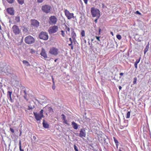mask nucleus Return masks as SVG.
<instances>
[{"label": "nucleus", "mask_w": 151, "mask_h": 151, "mask_svg": "<svg viewBox=\"0 0 151 151\" xmlns=\"http://www.w3.org/2000/svg\"><path fill=\"white\" fill-rule=\"evenodd\" d=\"M91 12L93 17H97L98 18L100 16V11L99 9L94 8H92L91 9Z\"/></svg>", "instance_id": "nucleus-1"}, {"label": "nucleus", "mask_w": 151, "mask_h": 151, "mask_svg": "<svg viewBox=\"0 0 151 151\" xmlns=\"http://www.w3.org/2000/svg\"><path fill=\"white\" fill-rule=\"evenodd\" d=\"M35 40L33 37L31 36H27L24 39V41L25 43L28 44L33 43L34 42Z\"/></svg>", "instance_id": "nucleus-2"}, {"label": "nucleus", "mask_w": 151, "mask_h": 151, "mask_svg": "<svg viewBox=\"0 0 151 151\" xmlns=\"http://www.w3.org/2000/svg\"><path fill=\"white\" fill-rule=\"evenodd\" d=\"M39 37L41 39L47 40L48 39V36L47 33L42 32L40 34Z\"/></svg>", "instance_id": "nucleus-3"}, {"label": "nucleus", "mask_w": 151, "mask_h": 151, "mask_svg": "<svg viewBox=\"0 0 151 151\" xmlns=\"http://www.w3.org/2000/svg\"><path fill=\"white\" fill-rule=\"evenodd\" d=\"M51 8V7L50 6L45 5L42 6V10L43 12L46 13H48L50 12Z\"/></svg>", "instance_id": "nucleus-4"}, {"label": "nucleus", "mask_w": 151, "mask_h": 151, "mask_svg": "<svg viewBox=\"0 0 151 151\" xmlns=\"http://www.w3.org/2000/svg\"><path fill=\"white\" fill-rule=\"evenodd\" d=\"M12 30L13 32L15 35H18L19 34L20 32V30L19 27L17 26L14 25L12 28Z\"/></svg>", "instance_id": "nucleus-5"}, {"label": "nucleus", "mask_w": 151, "mask_h": 151, "mask_svg": "<svg viewBox=\"0 0 151 151\" xmlns=\"http://www.w3.org/2000/svg\"><path fill=\"white\" fill-rule=\"evenodd\" d=\"M58 29V27L57 26L54 25L50 27L48 30V32L50 34H53L57 32Z\"/></svg>", "instance_id": "nucleus-6"}, {"label": "nucleus", "mask_w": 151, "mask_h": 151, "mask_svg": "<svg viewBox=\"0 0 151 151\" xmlns=\"http://www.w3.org/2000/svg\"><path fill=\"white\" fill-rule=\"evenodd\" d=\"M57 21V18L54 16H52L50 17L49 22L50 25H55L56 24Z\"/></svg>", "instance_id": "nucleus-7"}, {"label": "nucleus", "mask_w": 151, "mask_h": 151, "mask_svg": "<svg viewBox=\"0 0 151 151\" xmlns=\"http://www.w3.org/2000/svg\"><path fill=\"white\" fill-rule=\"evenodd\" d=\"M64 12L65 15L68 19L74 18V14L73 13H70L67 9H65Z\"/></svg>", "instance_id": "nucleus-8"}, {"label": "nucleus", "mask_w": 151, "mask_h": 151, "mask_svg": "<svg viewBox=\"0 0 151 151\" xmlns=\"http://www.w3.org/2000/svg\"><path fill=\"white\" fill-rule=\"evenodd\" d=\"M58 49L52 47L50 49L49 52L52 55H56L58 54Z\"/></svg>", "instance_id": "nucleus-9"}, {"label": "nucleus", "mask_w": 151, "mask_h": 151, "mask_svg": "<svg viewBox=\"0 0 151 151\" xmlns=\"http://www.w3.org/2000/svg\"><path fill=\"white\" fill-rule=\"evenodd\" d=\"M33 113L35 119L38 121L42 119V118L44 117V116L43 114H41L40 113H37L35 112H34Z\"/></svg>", "instance_id": "nucleus-10"}, {"label": "nucleus", "mask_w": 151, "mask_h": 151, "mask_svg": "<svg viewBox=\"0 0 151 151\" xmlns=\"http://www.w3.org/2000/svg\"><path fill=\"white\" fill-rule=\"evenodd\" d=\"M86 135V132L84 129H81L79 135V136L81 138L85 137Z\"/></svg>", "instance_id": "nucleus-11"}, {"label": "nucleus", "mask_w": 151, "mask_h": 151, "mask_svg": "<svg viewBox=\"0 0 151 151\" xmlns=\"http://www.w3.org/2000/svg\"><path fill=\"white\" fill-rule=\"evenodd\" d=\"M39 22L35 19L31 20V25L35 27H38L39 26Z\"/></svg>", "instance_id": "nucleus-12"}, {"label": "nucleus", "mask_w": 151, "mask_h": 151, "mask_svg": "<svg viewBox=\"0 0 151 151\" xmlns=\"http://www.w3.org/2000/svg\"><path fill=\"white\" fill-rule=\"evenodd\" d=\"M7 12L8 14L11 15H14V10L13 8H9L7 9Z\"/></svg>", "instance_id": "nucleus-13"}, {"label": "nucleus", "mask_w": 151, "mask_h": 151, "mask_svg": "<svg viewBox=\"0 0 151 151\" xmlns=\"http://www.w3.org/2000/svg\"><path fill=\"white\" fill-rule=\"evenodd\" d=\"M40 54L43 57L45 58H47V55L45 52V51L43 48L42 49L41 52Z\"/></svg>", "instance_id": "nucleus-14"}, {"label": "nucleus", "mask_w": 151, "mask_h": 151, "mask_svg": "<svg viewBox=\"0 0 151 151\" xmlns=\"http://www.w3.org/2000/svg\"><path fill=\"white\" fill-rule=\"evenodd\" d=\"M42 124L43 127L45 128H49V125L45 122L44 120H43Z\"/></svg>", "instance_id": "nucleus-15"}, {"label": "nucleus", "mask_w": 151, "mask_h": 151, "mask_svg": "<svg viewBox=\"0 0 151 151\" xmlns=\"http://www.w3.org/2000/svg\"><path fill=\"white\" fill-rule=\"evenodd\" d=\"M72 125L73 128L75 129H78V125L76 123L74 122H72Z\"/></svg>", "instance_id": "nucleus-16"}, {"label": "nucleus", "mask_w": 151, "mask_h": 151, "mask_svg": "<svg viewBox=\"0 0 151 151\" xmlns=\"http://www.w3.org/2000/svg\"><path fill=\"white\" fill-rule=\"evenodd\" d=\"M149 48V44L148 43L146 46L145 49L144 50V54H145L148 51Z\"/></svg>", "instance_id": "nucleus-17"}, {"label": "nucleus", "mask_w": 151, "mask_h": 151, "mask_svg": "<svg viewBox=\"0 0 151 151\" xmlns=\"http://www.w3.org/2000/svg\"><path fill=\"white\" fill-rule=\"evenodd\" d=\"M140 59L139 58V59L137 60L134 63V65L135 67L137 69V64L139 63L140 61Z\"/></svg>", "instance_id": "nucleus-18"}, {"label": "nucleus", "mask_w": 151, "mask_h": 151, "mask_svg": "<svg viewBox=\"0 0 151 151\" xmlns=\"http://www.w3.org/2000/svg\"><path fill=\"white\" fill-rule=\"evenodd\" d=\"M69 39L70 41L71 42V43L70 44H69L68 45L69 46H71V49L72 50H73V46L72 45V44H73V41H72V40L71 38H69Z\"/></svg>", "instance_id": "nucleus-19"}, {"label": "nucleus", "mask_w": 151, "mask_h": 151, "mask_svg": "<svg viewBox=\"0 0 151 151\" xmlns=\"http://www.w3.org/2000/svg\"><path fill=\"white\" fill-rule=\"evenodd\" d=\"M72 37L73 38L74 40H75V37L76 36V34L74 32H73L71 33Z\"/></svg>", "instance_id": "nucleus-20"}, {"label": "nucleus", "mask_w": 151, "mask_h": 151, "mask_svg": "<svg viewBox=\"0 0 151 151\" xmlns=\"http://www.w3.org/2000/svg\"><path fill=\"white\" fill-rule=\"evenodd\" d=\"M23 63L27 66L30 65L29 63L26 60H24L23 61Z\"/></svg>", "instance_id": "nucleus-21"}, {"label": "nucleus", "mask_w": 151, "mask_h": 151, "mask_svg": "<svg viewBox=\"0 0 151 151\" xmlns=\"http://www.w3.org/2000/svg\"><path fill=\"white\" fill-rule=\"evenodd\" d=\"M20 17L19 16H17L15 17V20L16 22H19L20 21Z\"/></svg>", "instance_id": "nucleus-22"}, {"label": "nucleus", "mask_w": 151, "mask_h": 151, "mask_svg": "<svg viewBox=\"0 0 151 151\" xmlns=\"http://www.w3.org/2000/svg\"><path fill=\"white\" fill-rule=\"evenodd\" d=\"M12 94V92L10 91H8L7 93V96L8 97H9V98H11V96Z\"/></svg>", "instance_id": "nucleus-23"}, {"label": "nucleus", "mask_w": 151, "mask_h": 151, "mask_svg": "<svg viewBox=\"0 0 151 151\" xmlns=\"http://www.w3.org/2000/svg\"><path fill=\"white\" fill-rule=\"evenodd\" d=\"M18 3L21 4H22L24 3V0H17Z\"/></svg>", "instance_id": "nucleus-24"}, {"label": "nucleus", "mask_w": 151, "mask_h": 151, "mask_svg": "<svg viewBox=\"0 0 151 151\" xmlns=\"http://www.w3.org/2000/svg\"><path fill=\"white\" fill-rule=\"evenodd\" d=\"M114 141L115 142V143H116V146L117 147H118V140L116 139L114 137Z\"/></svg>", "instance_id": "nucleus-25"}, {"label": "nucleus", "mask_w": 151, "mask_h": 151, "mask_svg": "<svg viewBox=\"0 0 151 151\" xmlns=\"http://www.w3.org/2000/svg\"><path fill=\"white\" fill-rule=\"evenodd\" d=\"M65 29L66 30V32H67V31H68V32H69L70 31V28L66 25H65Z\"/></svg>", "instance_id": "nucleus-26"}, {"label": "nucleus", "mask_w": 151, "mask_h": 151, "mask_svg": "<svg viewBox=\"0 0 151 151\" xmlns=\"http://www.w3.org/2000/svg\"><path fill=\"white\" fill-rule=\"evenodd\" d=\"M130 111H128L127 113L126 118H129L130 117Z\"/></svg>", "instance_id": "nucleus-27"}, {"label": "nucleus", "mask_w": 151, "mask_h": 151, "mask_svg": "<svg viewBox=\"0 0 151 151\" xmlns=\"http://www.w3.org/2000/svg\"><path fill=\"white\" fill-rule=\"evenodd\" d=\"M81 34L82 35V37H84L85 36V32L84 30H82Z\"/></svg>", "instance_id": "nucleus-28"}, {"label": "nucleus", "mask_w": 151, "mask_h": 151, "mask_svg": "<svg viewBox=\"0 0 151 151\" xmlns=\"http://www.w3.org/2000/svg\"><path fill=\"white\" fill-rule=\"evenodd\" d=\"M34 108V106H28V109L29 110H30L33 109Z\"/></svg>", "instance_id": "nucleus-29"}, {"label": "nucleus", "mask_w": 151, "mask_h": 151, "mask_svg": "<svg viewBox=\"0 0 151 151\" xmlns=\"http://www.w3.org/2000/svg\"><path fill=\"white\" fill-rule=\"evenodd\" d=\"M61 116H62V119L63 120H65L66 119V117L65 115L63 114H62L61 115Z\"/></svg>", "instance_id": "nucleus-30"}, {"label": "nucleus", "mask_w": 151, "mask_h": 151, "mask_svg": "<svg viewBox=\"0 0 151 151\" xmlns=\"http://www.w3.org/2000/svg\"><path fill=\"white\" fill-rule=\"evenodd\" d=\"M22 93L23 96H24L25 95L26 96L27 95L26 91L25 90H24L23 91H22Z\"/></svg>", "instance_id": "nucleus-31"}, {"label": "nucleus", "mask_w": 151, "mask_h": 151, "mask_svg": "<svg viewBox=\"0 0 151 151\" xmlns=\"http://www.w3.org/2000/svg\"><path fill=\"white\" fill-rule=\"evenodd\" d=\"M116 37L119 40H120L121 39V36L119 35H116Z\"/></svg>", "instance_id": "nucleus-32"}, {"label": "nucleus", "mask_w": 151, "mask_h": 151, "mask_svg": "<svg viewBox=\"0 0 151 151\" xmlns=\"http://www.w3.org/2000/svg\"><path fill=\"white\" fill-rule=\"evenodd\" d=\"M6 1L8 2V3L12 4L13 3L14 0H6Z\"/></svg>", "instance_id": "nucleus-33"}, {"label": "nucleus", "mask_w": 151, "mask_h": 151, "mask_svg": "<svg viewBox=\"0 0 151 151\" xmlns=\"http://www.w3.org/2000/svg\"><path fill=\"white\" fill-rule=\"evenodd\" d=\"M137 78L136 77H135L134 78V80L133 81V83L134 84H136L137 82Z\"/></svg>", "instance_id": "nucleus-34"}, {"label": "nucleus", "mask_w": 151, "mask_h": 151, "mask_svg": "<svg viewBox=\"0 0 151 151\" xmlns=\"http://www.w3.org/2000/svg\"><path fill=\"white\" fill-rule=\"evenodd\" d=\"M61 35H62V36L63 37H64L65 36V33H64V31L63 30H62L61 31Z\"/></svg>", "instance_id": "nucleus-35"}, {"label": "nucleus", "mask_w": 151, "mask_h": 151, "mask_svg": "<svg viewBox=\"0 0 151 151\" xmlns=\"http://www.w3.org/2000/svg\"><path fill=\"white\" fill-rule=\"evenodd\" d=\"M30 52L32 54H34L35 53V51L33 49L30 50Z\"/></svg>", "instance_id": "nucleus-36"}, {"label": "nucleus", "mask_w": 151, "mask_h": 151, "mask_svg": "<svg viewBox=\"0 0 151 151\" xmlns=\"http://www.w3.org/2000/svg\"><path fill=\"white\" fill-rule=\"evenodd\" d=\"M74 149L75 151H78L77 147L75 145H74Z\"/></svg>", "instance_id": "nucleus-37"}, {"label": "nucleus", "mask_w": 151, "mask_h": 151, "mask_svg": "<svg viewBox=\"0 0 151 151\" xmlns=\"http://www.w3.org/2000/svg\"><path fill=\"white\" fill-rule=\"evenodd\" d=\"M63 123L66 124L68 125L69 124L67 122V120L66 119L63 120Z\"/></svg>", "instance_id": "nucleus-38"}, {"label": "nucleus", "mask_w": 151, "mask_h": 151, "mask_svg": "<svg viewBox=\"0 0 151 151\" xmlns=\"http://www.w3.org/2000/svg\"><path fill=\"white\" fill-rule=\"evenodd\" d=\"M96 38L99 41H100V37L96 36Z\"/></svg>", "instance_id": "nucleus-39"}, {"label": "nucleus", "mask_w": 151, "mask_h": 151, "mask_svg": "<svg viewBox=\"0 0 151 151\" xmlns=\"http://www.w3.org/2000/svg\"><path fill=\"white\" fill-rule=\"evenodd\" d=\"M10 130L13 133L14 132V130L11 128H10Z\"/></svg>", "instance_id": "nucleus-40"}, {"label": "nucleus", "mask_w": 151, "mask_h": 151, "mask_svg": "<svg viewBox=\"0 0 151 151\" xmlns=\"http://www.w3.org/2000/svg\"><path fill=\"white\" fill-rule=\"evenodd\" d=\"M44 0H37V1L38 3H40L42 2Z\"/></svg>", "instance_id": "nucleus-41"}, {"label": "nucleus", "mask_w": 151, "mask_h": 151, "mask_svg": "<svg viewBox=\"0 0 151 151\" xmlns=\"http://www.w3.org/2000/svg\"><path fill=\"white\" fill-rule=\"evenodd\" d=\"M43 110L42 109L40 112L39 113L41 114H43Z\"/></svg>", "instance_id": "nucleus-42"}, {"label": "nucleus", "mask_w": 151, "mask_h": 151, "mask_svg": "<svg viewBox=\"0 0 151 151\" xmlns=\"http://www.w3.org/2000/svg\"><path fill=\"white\" fill-rule=\"evenodd\" d=\"M27 95H26V96H24L23 97H24V99L27 101L28 100V99L27 98Z\"/></svg>", "instance_id": "nucleus-43"}, {"label": "nucleus", "mask_w": 151, "mask_h": 151, "mask_svg": "<svg viewBox=\"0 0 151 151\" xmlns=\"http://www.w3.org/2000/svg\"><path fill=\"white\" fill-rule=\"evenodd\" d=\"M136 13L137 14H140V15L141 14V13H140L138 11H137L136 12Z\"/></svg>", "instance_id": "nucleus-44"}, {"label": "nucleus", "mask_w": 151, "mask_h": 151, "mask_svg": "<svg viewBox=\"0 0 151 151\" xmlns=\"http://www.w3.org/2000/svg\"><path fill=\"white\" fill-rule=\"evenodd\" d=\"M21 147V140H20L19 142V147Z\"/></svg>", "instance_id": "nucleus-45"}, {"label": "nucleus", "mask_w": 151, "mask_h": 151, "mask_svg": "<svg viewBox=\"0 0 151 151\" xmlns=\"http://www.w3.org/2000/svg\"><path fill=\"white\" fill-rule=\"evenodd\" d=\"M86 4H87L88 0H83Z\"/></svg>", "instance_id": "nucleus-46"}, {"label": "nucleus", "mask_w": 151, "mask_h": 151, "mask_svg": "<svg viewBox=\"0 0 151 151\" xmlns=\"http://www.w3.org/2000/svg\"><path fill=\"white\" fill-rule=\"evenodd\" d=\"M19 150L20 151H24V150L23 149H22L21 148V147H19Z\"/></svg>", "instance_id": "nucleus-47"}, {"label": "nucleus", "mask_w": 151, "mask_h": 151, "mask_svg": "<svg viewBox=\"0 0 151 151\" xmlns=\"http://www.w3.org/2000/svg\"><path fill=\"white\" fill-rule=\"evenodd\" d=\"M33 139L35 140L36 139V138L35 136H33Z\"/></svg>", "instance_id": "nucleus-48"}, {"label": "nucleus", "mask_w": 151, "mask_h": 151, "mask_svg": "<svg viewBox=\"0 0 151 151\" xmlns=\"http://www.w3.org/2000/svg\"><path fill=\"white\" fill-rule=\"evenodd\" d=\"M122 87L121 86H119V88L120 90H121L122 89Z\"/></svg>", "instance_id": "nucleus-49"}, {"label": "nucleus", "mask_w": 151, "mask_h": 151, "mask_svg": "<svg viewBox=\"0 0 151 151\" xmlns=\"http://www.w3.org/2000/svg\"><path fill=\"white\" fill-rule=\"evenodd\" d=\"M124 73H120L119 74V75L121 76H122L123 75Z\"/></svg>", "instance_id": "nucleus-50"}, {"label": "nucleus", "mask_w": 151, "mask_h": 151, "mask_svg": "<svg viewBox=\"0 0 151 151\" xmlns=\"http://www.w3.org/2000/svg\"><path fill=\"white\" fill-rule=\"evenodd\" d=\"M52 82H53V85H54L55 83H54V79H53V78H52Z\"/></svg>", "instance_id": "nucleus-51"}, {"label": "nucleus", "mask_w": 151, "mask_h": 151, "mask_svg": "<svg viewBox=\"0 0 151 151\" xmlns=\"http://www.w3.org/2000/svg\"><path fill=\"white\" fill-rule=\"evenodd\" d=\"M94 22H97V19H95V20H94Z\"/></svg>", "instance_id": "nucleus-52"}, {"label": "nucleus", "mask_w": 151, "mask_h": 151, "mask_svg": "<svg viewBox=\"0 0 151 151\" xmlns=\"http://www.w3.org/2000/svg\"><path fill=\"white\" fill-rule=\"evenodd\" d=\"M52 89H53V90H54V89H55V86H52Z\"/></svg>", "instance_id": "nucleus-53"}, {"label": "nucleus", "mask_w": 151, "mask_h": 151, "mask_svg": "<svg viewBox=\"0 0 151 151\" xmlns=\"http://www.w3.org/2000/svg\"><path fill=\"white\" fill-rule=\"evenodd\" d=\"M111 34L112 35H113V33L112 32H111Z\"/></svg>", "instance_id": "nucleus-54"}, {"label": "nucleus", "mask_w": 151, "mask_h": 151, "mask_svg": "<svg viewBox=\"0 0 151 151\" xmlns=\"http://www.w3.org/2000/svg\"><path fill=\"white\" fill-rule=\"evenodd\" d=\"M22 134V132L21 131H20V133L19 134V136H21Z\"/></svg>", "instance_id": "nucleus-55"}, {"label": "nucleus", "mask_w": 151, "mask_h": 151, "mask_svg": "<svg viewBox=\"0 0 151 151\" xmlns=\"http://www.w3.org/2000/svg\"><path fill=\"white\" fill-rule=\"evenodd\" d=\"M1 86V83L0 82V87Z\"/></svg>", "instance_id": "nucleus-56"}, {"label": "nucleus", "mask_w": 151, "mask_h": 151, "mask_svg": "<svg viewBox=\"0 0 151 151\" xmlns=\"http://www.w3.org/2000/svg\"><path fill=\"white\" fill-rule=\"evenodd\" d=\"M10 100H11V101H12V97H11V98H10Z\"/></svg>", "instance_id": "nucleus-57"}, {"label": "nucleus", "mask_w": 151, "mask_h": 151, "mask_svg": "<svg viewBox=\"0 0 151 151\" xmlns=\"http://www.w3.org/2000/svg\"><path fill=\"white\" fill-rule=\"evenodd\" d=\"M37 101H38V102L39 103H40V102H39V101L36 99H35Z\"/></svg>", "instance_id": "nucleus-58"}, {"label": "nucleus", "mask_w": 151, "mask_h": 151, "mask_svg": "<svg viewBox=\"0 0 151 151\" xmlns=\"http://www.w3.org/2000/svg\"><path fill=\"white\" fill-rule=\"evenodd\" d=\"M57 59H55V62H56V61L57 60Z\"/></svg>", "instance_id": "nucleus-59"}, {"label": "nucleus", "mask_w": 151, "mask_h": 151, "mask_svg": "<svg viewBox=\"0 0 151 151\" xmlns=\"http://www.w3.org/2000/svg\"><path fill=\"white\" fill-rule=\"evenodd\" d=\"M119 151H122L120 149H119Z\"/></svg>", "instance_id": "nucleus-60"}, {"label": "nucleus", "mask_w": 151, "mask_h": 151, "mask_svg": "<svg viewBox=\"0 0 151 151\" xmlns=\"http://www.w3.org/2000/svg\"><path fill=\"white\" fill-rule=\"evenodd\" d=\"M100 30H101V29H100L99 30V32H100Z\"/></svg>", "instance_id": "nucleus-61"}, {"label": "nucleus", "mask_w": 151, "mask_h": 151, "mask_svg": "<svg viewBox=\"0 0 151 151\" xmlns=\"http://www.w3.org/2000/svg\"><path fill=\"white\" fill-rule=\"evenodd\" d=\"M44 101H42V102H44Z\"/></svg>", "instance_id": "nucleus-62"}]
</instances>
